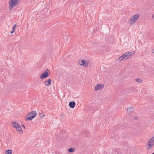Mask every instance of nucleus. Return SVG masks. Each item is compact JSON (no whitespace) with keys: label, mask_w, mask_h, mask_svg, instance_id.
Here are the masks:
<instances>
[{"label":"nucleus","mask_w":154,"mask_h":154,"mask_svg":"<svg viewBox=\"0 0 154 154\" xmlns=\"http://www.w3.org/2000/svg\"><path fill=\"white\" fill-rule=\"evenodd\" d=\"M37 115V112L35 111H32L27 114L25 117L26 118V121H30L34 118Z\"/></svg>","instance_id":"nucleus-1"},{"label":"nucleus","mask_w":154,"mask_h":154,"mask_svg":"<svg viewBox=\"0 0 154 154\" xmlns=\"http://www.w3.org/2000/svg\"><path fill=\"white\" fill-rule=\"evenodd\" d=\"M19 1V0H10L9 2V9L11 10L13 7L17 5L18 4Z\"/></svg>","instance_id":"nucleus-2"},{"label":"nucleus","mask_w":154,"mask_h":154,"mask_svg":"<svg viewBox=\"0 0 154 154\" xmlns=\"http://www.w3.org/2000/svg\"><path fill=\"white\" fill-rule=\"evenodd\" d=\"M154 145V136L152 137L146 144V146L147 147V149H149Z\"/></svg>","instance_id":"nucleus-3"},{"label":"nucleus","mask_w":154,"mask_h":154,"mask_svg":"<svg viewBox=\"0 0 154 154\" xmlns=\"http://www.w3.org/2000/svg\"><path fill=\"white\" fill-rule=\"evenodd\" d=\"M140 15L138 14H137L130 18V21L129 22V24L132 25L135 23L137 21L138 18L139 17Z\"/></svg>","instance_id":"nucleus-4"},{"label":"nucleus","mask_w":154,"mask_h":154,"mask_svg":"<svg viewBox=\"0 0 154 154\" xmlns=\"http://www.w3.org/2000/svg\"><path fill=\"white\" fill-rule=\"evenodd\" d=\"M49 70L46 69L40 75V79H42L46 78L48 77L49 75L48 72Z\"/></svg>","instance_id":"nucleus-5"},{"label":"nucleus","mask_w":154,"mask_h":154,"mask_svg":"<svg viewBox=\"0 0 154 154\" xmlns=\"http://www.w3.org/2000/svg\"><path fill=\"white\" fill-rule=\"evenodd\" d=\"M104 87V85L103 84H97V86L95 87V90H100L103 88Z\"/></svg>","instance_id":"nucleus-6"},{"label":"nucleus","mask_w":154,"mask_h":154,"mask_svg":"<svg viewBox=\"0 0 154 154\" xmlns=\"http://www.w3.org/2000/svg\"><path fill=\"white\" fill-rule=\"evenodd\" d=\"M51 79H48L46 80L44 82V84L46 86H49L51 85Z\"/></svg>","instance_id":"nucleus-7"},{"label":"nucleus","mask_w":154,"mask_h":154,"mask_svg":"<svg viewBox=\"0 0 154 154\" xmlns=\"http://www.w3.org/2000/svg\"><path fill=\"white\" fill-rule=\"evenodd\" d=\"M134 107H129L127 109V111L128 112V113L129 115L132 112L134 111Z\"/></svg>","instance_id":"nucleus-8"},{"label":"nucleus","mask_w":154,"mask_h":154,"mask_svg":"<svg viewBox=\"0 0 154 154\" xmlns=\"http://www.w3.org/2000/svg\"><path fill=\"white\" fill-rule=\"evenodd\" d=\"M75 105V103L74 101L70 102L69 103V106L72 108H74Z\"/></svg>","instance_id":"nucleus-9"},{"label":"nucleus","mask_w":154,"mask_h":154,"mask_svg":"<svg viewBox=\"0 0 154 154\" xmlns=\"http://www.w3.org/2000/svg\"><path fill=\"white\" fill-rule=\"evenodd\" d=\"M16 130L17 131V132H18V133H23V131L22 130L21 127H20V125H19L17 127V128H16Z\"/></svg>","instance_id":"nucleus-10"},{"label":"nucleus","mask_w":154,"mask_h":154,"mask_svg":"<svg viewBox=\"0 0 154 154\" xmlns=\"http://www.w3.org/2000/svg\"><path fill=\"white\" fill-rule=\"evenodd\" d=\"M85 62H87L86 61H85L83 60H79V64L81 66H83L85 64Z\"/></svg>","instance_id":"nucleus-11"},{"label":"nucleus","mask_w":154,"mask_h":154,"mask_svg":"<svg viewBox=\"0 0 154 154\" xmlns=\"http://www.w3.org/2000/svg\"><path fill=\"white\" fill-rule=\"evenodd\" d=\"M70 36L69 35L65 36L64 38V41L66 42H69L70 41Z\"/></svg>","instance_id":"nucleus-12"},{"label":"nucleus","mask_w":154,"mask_h":154,"mask_svg":"<svg viewBox=\"0 0 154 154\" xmlns=\"http://www.w3.org/2000/svg\"><path fill=\"white\" fill-rule=\"evenodd\" d=\"M12 126L15 128H17V127L19 125L17 122H14L13 123H12Z\"/></svg>","instance_id":"nucleus-13"},{"label":"nucleus","mask_w":154,"mask_h":154,"mask_svg":"<svg viewBox=\"0 0 154 154\" xmlns=\"http://www.w3.org/2000/svg\"><path fill=\"white\" fill-rule=\"evenodd\" d=\"M12 151L11 149H8L5 151V154H11L12 153Z\"/></svg>","instance_id":"nucleus-14"},{"label":"nucleus","mask_w":154,"mask_h":154,"mask_svg":"<svg viewBox=\"0 0 154 154\" xmlns=\"http://www.w3.org/2000/svg\"><path fill=\"white\" fill-rule=\"evenodd\" d=\"M39 115L40 117L41 118H43L45 116L44 113L41 111V112H39Z\"/></svg>","instance_id":"nucleus-15"},{"label":"nucleus","mask_w":154,"mask_h":154,"mask_svg":"<svg viewBox=\"0 0 154 154\" xmlns=\"http://www.w3.org/2000/svg\"><path fill=\"white\" fill-rule=\"evenodd\" d=\"M124 59H125V57H124V56H123V55L119 57L118 60L119 61H121Z\"/></svg>","instance_id":"nucleus-16"},{"label":"nucleus","mask_w":154,"mask_h":154,"mask_svg":"<svg viewBox=\"0 0 154 154\" xmlns=\"http://www.w3.org/2000/svg\"><path fill=\"white\" fill-rule=\"evenodd\" d=\"M68 151L69 152H74L75 150L72 148H70Z\"/></svg>","instance_id":"nucleus-17"},{"label":"nucleus","mask_w":154,"mask_h":154,"mask_svg":"<svg viewBox=\"0 0 154 154\" xmlns=\"http://www.w3.org/2000/svg\"><path fill=\"white\" fill-rule=\"evenodd\" d=\"M123 56L125 57V59H126L129 57V55H128L127 53L123 54Z\"/></svg>","instance_id":"nucleus-18"},{"label":"nucleus","mask_w":154,"mask_h":154,"mask_svg":"<svg viewBox=\"0 0 154 154\" xmlns=\"http://www.w3.org/2000/svg\"><path fill=\"white\" fill-rule=\"evenodd\" d=\"M135 81L141 83L142 82V80L140 79H135Z\"/></svg>","instance_id":"nucleus-19"},{"label":"nucleus","mask_w":154,"mask_h":154,"mask_svg":"<svg viewBox=\"0 0 154 154\" xmlns=\"http://www.w3.org/2000/svg\"><path fill=\"white\" fill-rule=\"evenodd\" d=\"M134 53V52H129L128 53H127V54L128 55H129V57L132 54H133Z\"/></svg>","instance_id":"nucleus-20"},{"label":"nucleus","mask_w":154,"mask_h":154,"mask_svg":"<svg viewBox=\"0 0 154 154\" xmlns=\"http://www.w3.org/2000/svg\"><path fill=\"white\" fill-rule=\"evenodd\" d=\"M15 28H13H13H12V31L10 32V33H11V34H12V33H13L14 32V31H15Z\"/></svg>","instance_id":"nucleus-21"},{"label":"nucleus","mask_w":154,"mask_h":154,"mask_svg":"<svg viewBox=\"0 0 154 154\" xmlns=\"http://www.w3.org/2000/svg\"><path fill=\"white\" fill-rule=\"evenodd\" d=\"M62 134H61V135H60V133H58L57 135V136L58 137V138L59 137H60L61 136V135Z\"/></svg>","instance_id":"nucleus-22"},{"label":"nucleus","mask_w":154,"mask_h":154,"mask_svg":"<svg viewBox=\"0 0 154 154\" xmlns=\"http://www.w3.org/2000/svg\"><path fill=\"white\" fill-rule=\"evenodd\" d=\"M83 66L85 67H87L88 66V63H87L86 62H85V64Z\"/></svg>","instance_id":"nucleus-23"},{"label":"nucleus","mask_w":154,"mask_h":154,"mask_svg":"<svg viewBox=\"0 0 154 154\" xmlns=\"http://www.w3.org/2000/svg\"><path fill=\"white\" fill-rule=\"evenodd\" d=\"M65 131H61L59 132V133L60 134H63V133H64Z\"/></svg>","instance_id":"nucleus-24"},{"label":"nucleus","mask_w":154,"mask_h":154,"mask_svg":"<svg viewBox=\"0 0 154 154\" xmlns=\"http://www.w3.org/2000/svg\"><path fill=\"white\" fill-rule=\"evenodd\" d=\"M21 126L22 128H23L24 129H25V127L23 125H22Z\"/></svg>","instance_id":"nucleus-25"},{"label":"nucleus","mask_w":154,"mask_h":154,"mask_svg":"<svg viewBox=\"0 0 154 154\" xmlns=\"http://www.w3.org/2000/svg\"><path fill=\"white\" fill-rule=\"evenodd\" d=\"M16 26H17V24H15L14 25V26H13V27L15 28H16Z\"/></svg>","instance_id":"nucleus-26"},{"label":"nucleus","mask_w":154,"mask_h":154,"mask_svg":"<svg viewBox=\"0 0 154 154\" xmlns=\"http://www.w3.org/2000/svg\"><path fill=\"white\" fill-rule=\"evenodd\" d=\"M134 118L135 120H137L138 119V117L137 116H135Z\"/></svg>","instance_id":"nucleus-27"},{"label":"nucleus","mask_w":154,"mask_h":154,"mask_svg":"<svg viewBox=\"0 0 154 154\" xmlns=\"http://www.w3.org/2000/svg\"><path fill=\"white\" fill-rule=\"evenodd\" d=\"M152 53H154V49H153L152 50Z\"/></svg>","instance_id":"nucleus-28"},{"label":"nucleus","mask_w":154,"mask_h":154,"mask_svg":"<svg viewBox=\"0 0 154 154\" xmlns=\"http://www.w3.org/2000/svg\"><path fill=\"white\" fill-rule=\"evenodd\" d=\"M152 17V19H153L154 18V14H153Z\"/></svg>","instance_id":"nucleus-29"},{"label":"nucleus","mask_w":154,"mask_h":154,"mask_svg":"<svg viewBox=\"0 0 154 154\" xmlns=\"http://www.w3.org/2000/svg\"><path fill=\"white\" fill-rule=\"evenodd\" d=\"M99 29V28H97H97H96V29Z\"/></svg>","instance_id":"nucleus-30"},{"label":"nucleus","mask_w":154,"mask_h":154,"mask_svg":"<svg viewBox=\"0 0 154 154\" xmlns=\"http://www.w3.org/2000/svg\"><path fill=\"white\" fill-rule=\"evenodd\" d=\"M99 29V28H97H97H96V29Z\"/></svg>","instance_id":"nucleus-31"},{"label":"nucleus","mask_w":154,"mask_h":154,"mask_svg":"<svg viewBox=\"0 0 154 154\" xmlns=\"http://www.w3.org/2000/svg\"><path fill=\"white\" fill-rule=\"evenodd\" d=\"M99 29V28H97H97H96V29Z\"/></svg>","instance_id":"nucleus-32"},{"label":"nucleus","mask_w":154,"mask_h":154,"mask_svg":"<svg viewBox=\"0 0 154 154\" xmlns=\"http://www.w3.org/2000/svg\"><path fill=\"white\" fill-rule=\"evenodd\" d=\"M152 154H154V152L152 153Z\"/></svg>","instance_id":"nucleus-33"}]
</instances>
